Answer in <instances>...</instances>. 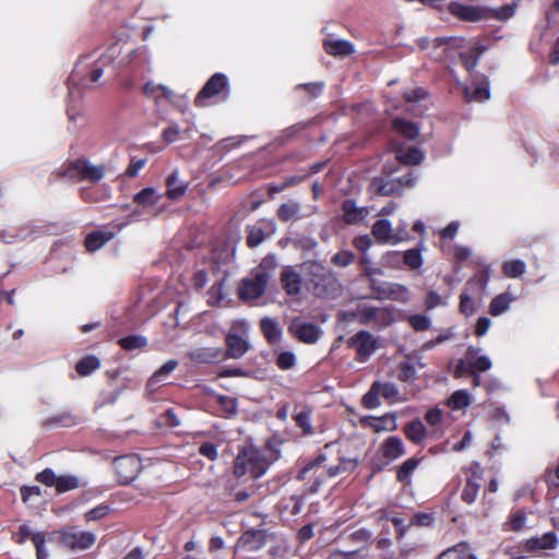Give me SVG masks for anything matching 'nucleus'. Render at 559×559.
<instances>
[{"instance_id":"1","label":"nucleus","mask_w":559,"mask_h":559,"mask_svg":"<svg viewBox=\"0 0 559 559\" xmlns=\"http://www.w3.org/2000/svg\"><path fill=\"white\" fill-rule=\"evenodd\" d=\"M308 289L320 298H335L341 292V284L333 272L319 262H307Z\"/></svg>"},{"instance_id":"2","label":"nucleus","mask_w":559,"mask_h":559,"mask_svg":"<svg viewBox=\"0 0 559 559\" xmlns=\"http://www.w3.org/2000/svg\"><path fill=\"white\" fill-rule=\"evenodd\" d=\"M394 173L395 169L384 166L382 174L371 180L370 192L378 195H395L415 185L417 177L413 171L401 176H394Z\"/></svg>"},{"instance_id":"3","label":"nucleus","mask_w":559,"mask_h":559,"mask_svg":"<svg viewBox=\"0 0 559 559\" xmlns=\"http://www.w3.org/2000/svg\"><path fill=\"white\" fill-rule=\"evenodd\" d=\"M267 468L269 461L265 455L254 447H247L235 460L234 474L238 477L249 474L253 478H259L266 473Z\"/></svg>"},{"instance_id":"4","label":"nucleus","mask_w":559,"mask_h":559,"mask_svg":"<svg viewBox=\"0 0 559 559\" xmlns=\"http://www.w3.org/2000/svg\"><path fill=\"white\" fill-rule=\"evenodd\" d=\"M273 258H265L261 264L255 267L251 274L242 280L239 287V297L243 300H252L259 298L266 288L270 280V273L266 267L273 264Z\"/></svg>"},{"instance_id":"5","label":"nucleus","mask_w":559,"mask_h":559,"mask_svg":"<svg viewBox=\"0 0 559 559\" xmlns=\"http://www.w3.org/2000/svg\"><path fill=\"white\" fill-rule=\"evenodd\" d=\"M225 358L239 359L243 357L251 348L248 341V323L246 321H235L226 334Z\"/></svg>"},{"instance_id":"6","label":"nucleus","mask_w":559,"mask_h":559,"mask_svg":"<svg viewBox=\"0 0 559 559\" xmlns=\"http://www.w3.org/2000/svg\"><path fill=\"white\" fill-rule=\"evenodd\" d=\"M325 461H326V456L324 454H319L314 460H312L307 465H305L297 474L298 480H305L307 477V474L310 472H313V475L316 476V478H314L313 484L310 487L311 492L318 491V489L321 487L325 477H334V476L338 475L342 471H346L348 467L345 466V464H348L350 466L354 465V463L352 461H344L341 464L329 466L325 474H324V472L318 473L319 467Z\"/></svg>"},{"instance_id":"7","label":"nucleus","mask_w":559,"mask_h":559,"mask_svg":"<svg viewBox=\"0 0 559 559\" xmlns=\"http://www.w3.org/2000/svg\"><path fill=\"white\" fill-rule=\"evenodd\" d=\"M348 318L356 319L360 324L385 328L394 319L392 312L386 308H379L370 305H358V307L347 313Z\"/></svg>"},{"instance_id":"8","label":"nucleus","mask_w":559,"mask_h":559,"mask_svg":"<svg viewBox=\"0 0 559 559\" xmlns=\"http://www.w3.org/2000/svg\"><path fill=\"white\" fill-rule=\"evenodd\" d=\"M60 539L67 548L83 551L96 543V535L93 532L82 531L78 526H66L60 531Z\"/></svg>"},{"instance_id":"9","label":"nucleus","mask_w":559,"mask_h":559,"mask_svg":"<svg viewBox=\"0 0 559 559\" xmlns=\"http://www.w3.org/2000/svg\"><path fill=\"white\" fill-rule=\"evenodd\" d=\"M121 52L122 47L118 43L112 44L106 51L102 52L91 64L90 81L97 82L106 71L114 75L116 70L115 60Z\"/></svg>"},{"instance_id":"10","label":"nucleus","mask_w":559,"mask_h":559,"mask_svg":"<svg viewBox=\"0 0 559 559\" xmlns=\"http://www.w3.org/2000/svg\"><path fill=\"white\" fill-rule=\"evenodd\" d=\"M106 174L104 165H93L87 159H76L69 164L66 175L79 180H88L91 182L100 181Z\"/></svg>"},{"instance_id":"11","label":"nucleus","mask_w":559,"mask_h":559,"mask_svg":"<svg viewBox=\"0 0 559 559\" xmlns=\"http://www.w3.org/2000/svg\"><path fill=\"white\" fill-rule=\"evenodd\" d=\"M347 344L356 350V359L367 361L378 347V340L368 331H359L353 335Z\"/></svg>"},{"instance_id":"12","label":"nucleus","mask_w":559,"mask_h":559,"mask_svg":"<svg viewBox=\"0 0 559 559\" xmlns=\"http://www.w3.org/2000/svg\"><path fill=\"white\" fill-rule=\"evenodd\" d=\"M288 331L299 342L306 344H314L322 335V330L319 325L311 322H306L300 318H295L292 320L288 326Z\"/></svg>"},{"instance_id":"13","label":"nucleus","mask_w":559,"mask_h":559,"mask_svg":"<svg viewBox=\"0 0 559 559\" xmlns=\"http://www.w3.org/2000/svg\"><path fill=\"white\" fill-rule=\"evenodd\" d=\"M114 468L120 483L129 484L138 476L141 469V461L135 455H123L114 461Z\"/></svg>"},{"instance_id":"14","label":"nucleus","mask_w":559,"mask_h":559,"mask_svg":"<svg viewBox=\"0 0 559 559\" xmlns=\"http://www.w3.org/2000/svg\"><path fill=\"white\" fill-rule=\"evenodd\" d=\"M226 88H228L227 76L223 73H215L199 92L194 103L198 107H203L206 105V99L221 94Z\"/></svg>"},{"instance_id":"15","label":"nucleus","mask_w":559,"mask_h":559,"mask_svg":"<svg viewBox=\"0 0 559 559\" xmlns=\"http://www.w3.org/2000/svg\"><path fill=\"white\" fill-rule=\"evenodd\" d=\"M372 235L380 243L396 245L406 239V233L403 235L400 230L395 231L389 219H378L372 226Z\"/></svg>"},{"instance_id":"16","label":"nucleus","mask_w":559,"mask_h":559,"mask_svg":"<svg viewBox=\"0 0 559 559\" xmlns=\"http://www.w3.org/2000/svg\"><path fill=\"white\" fill-rule=\"evenodd\" d=\"M449 11L456 17L467 22H478L490 16V10L484 7H475L452 2Z\"/></svg>"},{"instance_id":"17","label":"nucleus","mask_w":559,"mask_h":559,"mask_svg":"<svg viewBox=\"0 0 559 559\" xmlns=\"http://www.w3.org/2000/svg\"><path fill=\"white\" fill-rule=\"evenodd\" d=\"M559 545L558 536L555 532H547L540 536H534L523 543V548L528 552L542 550H552Z\"/></svg>"},{"instance_id":"18","label":"nucleus","mask_w":559,"mask_h":559,"mask_svg":"<svg viewBox=\"0 0 559 559\" xmlns=\"http://www.w3.org/2000/svg\"><path fill=\"white\" fill-rule=\"evenodd\" d=\"M150 63V52L146 46H140L135 49L128 50L118 64L120 67H131L134 71Z\"/></svg>"},{"instance_id":"19","label":"nucleus","mask_w":559,"mask_h":559,"mask_svg":"<svg viewBox=\"0 0 559 559\" xmlns=\"http://www.w3.org/2000/svg\"><path fill=\"white\" fill-rule=\"evenodd\" d=\"M480 348L469 346L466 350L467 366L469 373L484 372L491 368L492 362L486 355H480Z\"/></svg>"},{"instance_id":"20","label":"nucleus","mask_w":559,"mask_h":559,"mask_svg":"<svg viewBox=\"0 0 559 559\" xmlns=\"http://www.w3.org/2000/svg\"><path fill=\"white\" fill-rule=\"evenodd\" d=\"M365 426L372 428L374 431H393L396 429V417L393 414H385L382 417L366 416L361 419Z\"/></svg>"},{"instance_id":"21","label":"nucleus","mask_w":559,"mask_h":559,"mask_svg":"<svg viewBox=\"0 0 559 559\" xmlns=\"http://www.w3.org/2000/svg\"><path fill=\"white\" fill-rule=\"evenodd\" d=\"M239 543L249 551L259 550L266 543V532L264 530L247 531L241 535Z\"/></svg>"},{"instance_id":"22","label":"nucleus","mask_w":559,"mask_h":559,"mask_svg":"<svg viewBox=\"0 0 559 559\" xmlns=\"http://www.w3.org/2000/svg\"><path fill=\"white\" fill-rule=\"evenodd\" d=\"M464 96L467 102H485L490 97L489 83L484 78L475 81L473 87L464 86Z\"/></svg>"},{"instance_id":"23","label":"nucleus","mask_w":559,"mask_h":559,"mask_svg":"<svg viewBox=\"0 0 559 559\" xmlns=\"http://www.w3.org/2000/svg\"><path fill=\"white\" fill-rule=\"evenodd\" d=\"M281 282L284 290L289 296H296L301 290V276L290 266L283 270Z\"/></svg>"},{"instance_id":"24","label":"nucleus","mask_w":559,"mask_h":559,"mask_svg":"<svg viewBox=\"0 0 559 559\" xmlns=\"http://www.w3.org/2000/svg\"><path fill=\"white\" fill-rule=\"evenodd\" d=\"M344 219L348 224H358L369 214L368 207H359L353 200H345L342 204Z\"/></svg>"},{"instance_id":"25","label":"nucleus","mask_w":559,"mask_h":559,"mask_svg":"<svg viewBox=\"0 0 559 559\" xmlns=\"http://www.w3.org/2000/svg\"><path fill=\"white\" fill-rule=\"evenodd\" d=\"M382 456L389 461H394L405 454V445L399 437H389L381 445Z\"/></svg>"},{"instance_id":"26","label":"nucleus","mask_w":559,"mask_h":559,"mask_svg":"<svg viewBox=\"0 0 559 559\" xmlns=\"http://www.w3.org/2000/svg\"><path fill=\"white\" fill-rule=\"evenodd\" d=\"M115 237L114 231L102 229L92 231L85 238V247L90 252H95L103 248L108 241Z\"/></svg>"},{"instance_id":"27","label":"nucleus","mask_w":559,"mask_h":559,"mask_svg":"<svg viewBox=\"0 0 559 559\" xmlns=\"http://www.w3.org/2000/svg\"><path fill=\"white\" fill-rule=\"evenodd\" d=\"M260 328L270 344H278L282 341L283 331L275 319L263 318L260 322Z\"/></svg>"},{"instance_id":"28","label":"nucleus","mask_w":559,"mask_h":559,"mask_svg":"<svg viewBox=\"0 0 559 559\" xmlns=\"http://www.w3.org/2000/svg\"><path fill=\"white\" fill-rule=\"evenodd\" d=\"M80 417L70 413L62 412L55 416H51L43 421V427L47 429H52L57 427H72L80 423Z\"/></svg>"},{"instance_id":"29","label":"nucleus","mask_w":559,"mask_h":559,"mask_svg":"<svg viewBox=\"0 0 559 559\" xmlns=\"http://www.w3.org/2000/svg\"><path fill=\"white\" fill-rule=\"evenodd\" d=\"M90 57H84L81 60L78 68L70 74L68 80V90H69V98L71 102L75 99H80L82 96V87L80 81L83 79V73L79 69L85 61H87Z\"/></svg>"},{"instance_id":"30","label":"nucleus","mask_w":559,"mask_h":559,"mask_svg":"<svg viewBox=\"0 0 559 559\" xmlns=\"http://www.w3.org/2000/svg\"><path fill=\"white\" fill-rule=\"evenodd\" d=\"M325 51L335 57H345L349 56L354 52V46L352 43L347 40H325L324 41Z\"/></svg>"},{"instance_id":"31","label":"nucleus","mask_w":559,"mask_h":559,"mask_svg":"<svg viewBox=\"0 0 559 559\" xmlns=\"http://www.w3.org/2000/svg\"><path fill=\"white\" fill-rule=\"evenodd\" d=\"M301 207L299 203L289 201L282 204L277 210V216L283 222L298 221L306 217L305 214L300 213Z\"/></svg>"},{"instance_id":"32","label":"nucleus","mask_w":559,"mask_h":559,"mask_svg":"<svg viewBox=\"0 0 559 559\" xmlns=\"http://www.w3.org/2000/svg\"><path fill=\"white\" fill-rule=\"evenodd\" d=\"M384 293V299H390L401 304H407L411 300V293L408 288L399 283H390Z\"/></svg>"},{"instance_id":"33","label":"nucleus","mask_w":559,"mask_h":559,"mask_svg":"<svg viewBox=\"0 0 559 559\" xmlns=\"http://www.w3.org/2000/svg\"><path fill=\"white\" fill-rule=\"evenodd\" d=\"M514 300V298L509 293H502L496 296L489 305V312L493 317L501 316L504 313L509 307L510 304Z\"/></svg>"},{"instance_id":"34","label":"nucleus","mask_w":559,"mask_h":559,"mask_svg":"<svg viewBox=\"0 0 559 559\" xmlns=\"http://www.w3.org/2000/svg\"><path fill=\"white\" fill-rule=\"evenodd\" d=\"M404 433L412 442L421 443L426 437V427L420 419H416L404 427Z\"/></svg>"},{"instance_id":"35","label":"nucleus","mask_w":559,"mask_h":559,"mask_svg":"<svg viewBox=\"0 0 559 559\" xmlns=\"http://www.w3.org/2000/svg\"><path fill=\"white\" fill-rule=\"evenodd\" d=\"M167 195L170 199H179L187 190V185L179 180L178 170L175 169L167 178Z\"/></svg>"},{"instance_id":"36","label":"nucleus","mask_w":559,"mask_h":559,"mask_svg":"<svg viewBox=\"0 0 559 559\" xmlns=\"http://www.w3.org/2000/svg\"><path fill=\"white\" fill-rule=\"evenodd\" d=\"M396 158L405 165H418L424 159V153L419 148L412 146L399 150Z\"/></svg>"},{"instance_id":"37","label":"nucleus","mask_w":559,"mask_h":559,"mask_svg":"<svg viewBox=\"0 0 559 559\" xmlns=\"http://www.w3.org/2000/svg\"><path fill=\"white\" fill-rule=\"evenodd\" d=\"M223 349L221 348H201L192 353L191 358L198 362L212 364L222 359Z\"/></svg>"},{"instance_id":"38","label":"nucleus","mask_w":559,"mask_h":559,"mask_svg":"<svg viewBox=\"0 0 559 559\" xmlns=\"http://www.w3.org/2000/svg\"><path fill=\"white\" fill-rule=\"evenodd\" d=\"M178 367V360L170 359L166 361L154 374L150 378L147 386L152 389L155 384L165 380L176 368Z\"/></svg>"},{"instance_id":"39","label":"nucleus","mask_w":559,"mask_h":559,"mask_svg":"<svg viewBox=\"0 0 559 559\" xmlns=\"http://www.w3.org/2000/svg\"><path fill=\"white\" fill-rule=\"evenodd\" d=\"M100 367V361L96 356H86L78 361L75 369L76 372L82 376L86 377L97 370Z\"/></svg>"},{"instance_id":"40","label":"nucleus","mask_w":559,"mask_h":559,"mask_svg":"<svg viewBox=\"0 0 559 559\" xmlns=\"http://www.w3.org/2000/svg\"><path fill=\"white\" fill-rule=\"evenodd\" d=\"M502 270L507 277L518 278L526 272V263L523 260H510L503 263Z\"/></svg>"},{"instance_id":"41","label":"nucleus","mask_w":559,"mask_h":559,"mask_svg":"<svg viewBox=\"0 0 559 559\" xmlns=\"http://www.w3.org/2000/svg\"><path fill=\"white\" fill-rule=\"evenodd\" d=\"M159 195L153 188H145L134 195V202L144 207L156 204Z\"/></svg>"},{"instance_id":"42","label":"nucleus","mask_w":559,"mask_h":559,"mask_svg":"<svg viewBox=\"0 0 559 559\" xmlns=\"http://www.w3.org/2000/svg\"><path fill=\"white\" fill-rule=\"evenodd\" d=\"M376 383L379 385L378 389L380 395L383 396L386 401L390 403H396L401 401L399 397L400 391L395 383L381 381H376Z\"/></svg>"},{"instance_id":"43","label":"nucleus","mask_w":559,"mask_h":559,"mask_svg":"<svg viewBox=\"0 0 559 559\" xmlns=\"http://www.w3.org/2000/svg\"><path fill=\"white\" fill-rule=\"evenodd\" d=\"M393 124L399 132L409 140L416 139L419 133L418 126L407 120L396 118L394 119Z\"/></svg>"},{"instance_id":"44","label":"nucleus","mask_w":559,"mask_h":559,"mask_svg":"<svg viewBox=\"0 0 559 559\" xmlns=\"http://www.w3.org/2000/svg\"><path fill=\"white\" fill-rule=\"evenodd\" d=\"M378 383L376 381L371 384L368 392L362 396V405L367 409H374L378 408L381 405L380 401V392L378 389Z\"/></svg>"},{"instance_id":"45","label":"nucleus","mask_w":559,"mask_h":559,"mask_svg":"<svg viewBox=\"0 0 559 559\" xmlns=\"http://www.w3.org/2000/svg\"><path fill=\"white\" fill-rule=\"evenodd\" d=\"M480 483L478 478H468L462 491V500L468 504L473 503L478 495Z\"/></svg>"},{"instance_id":"46","label":"nucleus","mask_w":559,"mask_h":559,"mask_svg":"<svg viewBox=\"0 0 559 559\" xmlns=\"http://www.w3.org/2000/svg\"><path fill=\"white\" fill-rule=\"evenodd\" d=\"M471 404V397L467 391L457 390L449 397L448 405L452 409H463Z\"/></svg>"},{"instance_id":"47","label":"nucleus","mask_w":559,"mask_h":559,"mask_svg":"<svg viewBox=\"0 0 559 559\" xmlns=\"http://www.w3.org/2000/svg\"><path fill=\"white\" fill-rule=\"evenodd\" d=\"M420 460L416 457L407 459L397 471V479L402 483H406L409 480L412 474L417 468Z\"/></svg>"},{"instance_id":"48","label":"nucleus","mask_w":559,"mask_h":559,"mask_svg":"<svg viewBox=\"0 0 559 559\" xmlns=\"http://www.w3.org/2000/svg\"><path fill=\"white\" fill-rule=\"evenodd\" d=\"M146 344L147 340L141 335H130L119 340V345L127 350L142 348Z\"/></svg>"},{"instance_id":"49","label":"nucleus","mask_w":559,"mask_h":559,"mask_svg":"<svg viewBox=\"0 0 559 559\" xmlns=\"http://www.w3.org/2000/svg\"><path fill=\"white\" fill-rule=\"evenodd\" d=\"M526 513L523 510H516L512 512L509 516V521L507 523L509 531L519 532L526 524Z\"/></svg>"},{"instance_id":"50","label":"nucleus","mask_w":559,"mask_h":559,"mask_svg":"<svg viewBox=\"0 0 559 559\" xmlns=\"http://www.w3.org/2000/svg\"><path fill=\"white\" fill-rule=\"evenodd\" d=\"M217 403L226 417L234 416L237 413V399L227 395H218Z\"/></svg>"},{"instance_id":"51","label":"nucleus","mask_w":559,"mask_h":559,"mask_svg":"<svg viewBox=\"0 0 559 559\" xmlns=\"http://www.w3.org/2000/svg\"><path fill=\"white\" fill-rule=\"evenodd\" d=\"M324 88V84L322 82L307 83L300 84L296 86V92L301 93L305 92L307 95V100H310L317 96H319Z\"/></svg>"},{"instance_id":"52","label":"nucleus","mask_w":559,"mask_h":559,"mask_svg":"<svg viewBox=\"0 0 559 559\" xmlns=\"http://www.w3.org/2000/svg\"><path fill=\"white\" fill-rule=\"evenodd\" d=\"M265 238L264 230L259 226H249L248 227V236H247V245L250 248H255L260 246Z\"/></svg>"},{"instance_id":"53","label":"nucleus","mask_w":559,"mask_h":559,"mask_svg":"<svg viewBox=\"0 0 559 559\" xmlns=\"http://www.w3.org/2000/svg\"><path fill=\"white\" fill-rule=\"evenodd\" d=\"M408 323L417 332L427 331L431 326V320L426 314H413L408 318Z\"/></svg>"},{"instance_id":"54","label":"nucleus","mask_w":559,"mask_h":559,"mask_svg":"<svg viewBox=\"0 0 559 559\" xmlns=\"http://www.w3.org/2000/svg\"><path fill=\"white\" fill-rule=\"evenodd\" d=\"M294 420L296 421L297 426L304 431V433H312L311 413L309 411H301L299 413H296L294 415Z\"/></svg>"},{"instance_id":"55","label":"nucleus","mask_w":559,"mask_h":559,"mask_svg":"<svg viewBox=\"0 0 559 559\" xmlns=\"http://www.w3.org/2000/svg\"><path fill=\"white\" fill-rule=\"evenodd\" d=\"M404 263L412 270H417L423 265V258L417 249H409L403 253Z\"/></svg>"},{"instance_id":"56","label":"nucleus","mask_w":559,"mask_h":559,"mask_svg":"<svg viewBox=\"0 0 559 559\" xmlns=\"http://www.w3.org/2000/svg\"><path fill=\"white\" fill-rule=\"evenodd\" d=\"M56 490L66 492L79 487V479L74 476H57Z\"/></svg>"},{"instance_id":"57","label":"nucleus","mask_w":559,"mask_h":559,"mask_svg":"<svg viewBox=\"0 0 559 559\" xmlns=\"http://www.w3.org/2000/svg\"><path fill=\"white\" fill-rule=\"evenodd\" d=\"M481 55V50L478 48H474L469 52H460V58L467 71H472L476 68L478 63V59Z\"/></svg>"},{"instance_id":"58","label":"nucleus","mask_w":559,"mask_h":559,"mask_svg":"<svg viewBox=\"0 0 559 559\" xmlns=\"http://www.w3.org/2000/svg\"><path fill=\"white\" fill-rule=\"evenodd\" d=\"M110 511V507L107 504H99L84 514L86 522H93L104 519Z\"/></svg>"},{"instance_id":"59","label":"nucleus","mask_w":559,"mask_h":559,"mask_svg":"<svg viewBox=\"0 0 559 559\" xmlns=\"http://www.w3.org/2000/svg\"><path fill=\"white\" fill-rule=\"evenodd\" d=\"M452 550L455 559H477L472 547L465 542L456 544L452 547Z\"/></svg>"},{"instance_id":"60","label":"nucleus","mask_w":559,"mask_h":559,"mask_svg":"<svg viewBox=\"0 0 559 559\" xmlns=\"http://www.w3.org/2000/svg\"><path fill=\"white\" fill-rule=\"evenodd\" d=\"M157 92H162L163 96L166 98H169L170 95L173 94V92L167 86L156 85L153 82H147L143 86V93L146 96L157 97Z\"/></svg>"},{"instance_id":"61","label":"nucleus","mask_w":559,"mask_h":559,"mask_svg":"<svg viewBox=\"0 0 559 559\" xmlns=\"http://www.w3.org/2000/svg\"><path fill=\"white\" fill-rule=\"evenodd\" d=\"M296 364V356L292 352H282L276 358V365L282 370H289Z\"/></svg>"},{"instance_id":"62","label":"nucleus","mask_w":559,"mask_h":559,"mask_svg":"<svg viewBox=\"0 0 559 559\" xmlns=\"http://www.w3.org/2000/svg\"><path fill=\"white\" fill-rule=\"evenodd\" d=\"M399 380L402 382H412L416 378V370L415 367L408 362L403 361L400 365V373H399Z\"/></svg>"},{"instance_id":"63","label":"nucleus","mask_w":559,"mask_h":559,"mask_svg":"<svg viewBox=\"0 0 559 559\" xmlns=\"http://www.w3.org/2000/svg\"><path fill=\"white\" fill-rule=\"evenodd\" d=\"M45 534L41 532H37L36 535L33 536V544L36 548L37 559H47L48 551L45 548Z\"/></svg>"},{"instance_id":"64","label":"nucleus","mask_w":559,"mask_h":559,"mask_svg":"<svg viewBox=\"0 0 559 559\" xmlns=\"http://www.w3.org/2000/svg\"><path fill=\"white\" fill-rule=\"evenodd\" d=\"M354 259L355 254L353 252L343 250L333 255L332 262L337 266L345 267L349 265Z\"/></svg>"}]
</instances>
